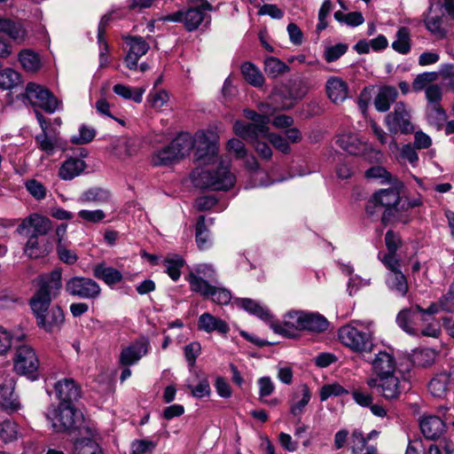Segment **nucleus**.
<instances>
[{"label":"nucleus","instance_id":"obj_1","mask_svg":"<svg viewBox=\"0 0 454 454\" xmlns=\"http://www.w3.org/2000/svg\"><path fill=\"white\" fill-rule=\"evenodd\" d=\"M34 282L37 290L30 300L37 325L48 333L57 332L65 321L63 310L59 306L51 307L52 299L62 288V273L57 269L38 276Z\"/></svg>","mask_w":454,"mask_h":454},{"label":"nucleus","instance_id":"obj_2","mask_svg":"<svg viewBox=\"0 0 454 454\" xmlns=\"http://www.w3.org/2000/svg\"><path fill=\"white\" fill-rule=\"evenodd\" d=\"M372 375L367 378L366 384L376 388L387 400L397 399L403 390V375L396 366L394 355L385 350L374 354L370 361Z\"/></svg>","mask_w":454,"mask_h":454},{"label":"nucleus","instance_id":"obj_3","mask_svg":"<svg viewBox=\"0 0 454 454\" xmlns=\"http://www.w3.org/2000/svg\"><path fill=\"white\" fill-rule=\"evenodd\" d=\"M169 145L179 160L188 156L192 149L195 148V160L201 165L215 162L218 153V145L209 141L204 131L197 132L195 137L189 133H181Z\"/></svg>","mask_w":454,"mask_h":454},{"label":"nucleus","instance_id":"obj_4","mask_svg":"<svg viewBox=\"0 0 454 454\" xmlns=\"http://www.w3.org/2000/svg\"><path fill=\"white\" fill-rule=\"evenodd\" d=\"M373 323L372 321H352L339 329L340 342L351 350L367 353L373 350Z\"/></svg>","mask_w":454,"mask_h":454},{"label":"nucleus","instance_id":"obj_5","mask_svg":"<svg viewBox=\"0 0 454 454\" xmlns=\"http://www.w3.org/2000/svg\"><path fill=\"white\" fill-rule=\"evenodd\" d=\"M230 163L221 161L214 171L197 168L192 174L195 186L215 191H225L233 187L236 177L230 171Z\"/></svg>","mask_w":454,"mask_h":454},{"label":"nucleus","instance_id":"obj_6","mask_svg":"<svg viewBox=\"0 0 454 454\" xmlns=\"http://www.w3.org/2000/svg\"><path fill=\"white\" fill-rule=\"evenodd\" d=\"M46 417L56 433H74L80 430L82 422V413L71 403H60L57 407L49 409Z\"/></svg>","mask_w":454,"mask_h":454},{"label":"nucleus","instance_id":"obj_7","mask_svg":"<svg viewBox=\"0 0 454 454\" xmlns=\"http://www.w3.org/2000/svg\"><path fill=\"white\" fill-rule=\"evenodd\" d=\"M373 196L374 201H378L380 207L384 209L381 214V222L384 224L392 222H400L402 223L410 222L409 215L400 211L401 197L396 187L380 189L374 192Z\"/></svg>","mask_w":454,"mask_h":454},{"label":"nucleus","instance_id":"obj_8","mask_svg":"<svg viewBox=\"0 0 454 454\" xmlns=\"http://www.w3.org/2000/svg\"><path fill=\"white\" fill-rule=\"evenodd\" d=\"M204 11H213V6L207 0H202L200 7H192L187 10H180L168 14L162 18L164 21L182 22L188 31L197 29L202 22L208 24L210 16Z\"/></svg>","mask_w":454,"mask_h":454},{"label":"nucleus","instance_id":"obj_9","mask_svg":"<svg viewBox=\"0 0 454 454\" xmlns=\"http://www.w3.org/2000/svg\"><path fill=\"white\" fill-rule=\"evenodd\" d=\"M244 116L251 121L252 123H245L241 121H236L233 125L234 133L239 137H255L256 134L262 135L268 131L270 118L250 109L244 110Z\"/></svg>","mask_w":454,"mask_h":454},{"label":"nucleus","instance_id":"obj_10","mask_svg":"<svg viewBox=\"0 0 454 454\" xmlns=\"http://www.w3.org/2000/svg\"><path fill=\"white\" fill-rule=\"evenodd\" d=\"M188 281L192 291L199 293L204 297L211 298V301L217 304L226 305L231 300V294L228 289L212 286L194 273L189 274Z\"/></svg>","mask_w":454,"mask_h":454},{"label":"nucleus","instance_id":"obj_11","mask_svg":"<svg viewBox=\"0 0 454 454\" xmlns=\"http://www.w3.org/2000/svg\"><path fill=\"white\" fill-rule=\"evenodd\" d=\"M66 292L74 297L83 300H95L101 294L100 286L92 278L73 277L66 282Z\"/></svg>","mask_w":454,"mask_h":454},{"label":"nucleus","instance_id":"obj_12","mask_svg":"<svg viewBox=\"0 0 454 454\" xmlns=\"http://www.w3.org/2000/svg\"><path fill=\"white\" fill-rule=\"evenodd\" d=\"M385 123L389 132L393 135L399 132L409 134L414 130L411 121L410 112L403 102H397L395 104L394 111L386 115Z\"/></svg>","mask_w":454,"mask_h":454},{"label":"nucleus","instance_id":"obj_13","mask_svg":"<svg viewBox=\"0 0 454 454\" xmlns=\"http://www.w3.org/2000/svg\"><path fill=\"white\" fill-rule=\"evenodd\" d=\"M26 94L34 106L43 109L46 113H54L59 105L57 98L46 88L35 82H28Z\"/></svg>","mask_w":454,"mask_h":454},{"label":"nucleus","instance_id":"obj_14","mask_svg":"<svg viewBox=\"0 0 454 454\" xmlns=\"http://www.w3.org/2000/svg\"><path fill=\"white\" fill-rule=\"evenodd\" d=\"M305 311L294 310L284 316L283 322L270 321V328L274 333L286 336L294 337L295 332L304 331Z\"/></svg>","mask_w":454,"mask_h":454},{"label":"nucleus","instance_id":"obj_15","mask_svg":"<svg viewBox=\"0 0 454 454\" xmlns=\"http://www.w3.org/2000/svg\"><path fill=\"white\" fill-rule=\"evenodd\" d=\"M449 408L447 406H440L438 412L440 416H425L420 419V430L423 435L429 440H436L440 438L446 431L445 421L449 420V417L445 415Z\"/></svg>","mask_w":454,"mask_h":454},{"label":"nucleus","instance_id":"obj_16","mask_svg":"<svg viewBox=\"0 0 454 454\" xmlns=\"http://www.w3.org/2000/svg\"><path fill=\"white\" fill-rule=\"evenodd\" d=\"M0 406L5 411H14L20 403L14 394V378L11 372L0 368Z\"/></svg>","mask_w":454,"mask_h":454},{"label":"nucleus","instance_id":"obj_17","mask_svg":"<svg viewBox=\"0 0 454 454\" xmlns=\"http://www.w3.org/2000/svg\"><path fill=\"white\" fill-rule=\"evenodd\" d=\"M13 366L15 371L22 375L35 372L39 366V360L34 348L27 345L20 346L16 351Z\"/></svg>","mask_w":454,"mask_h":454},{"label":"nucleus","instance_id":"obj_18","mask_svg":"<svg viewBox=\"0 0 454 454\" xmlns=\"http://www.w3.org/2000/svg\"><path fill=\"white\" fill-rule=\"evenodd\" d=\"M149 340L142 338L122 348L119 356V363L123 366H130L137 364L148 353Z\"/></svg>","mask_w":454,"mask_h":454},{"label":"nucleus","instance_id":"obj_19","mask_svg":"<svg viewBox=\"0 0 454 454\" xmlns=\"http://www.w3.org/2000/svg\"><path fill=\"white\" fill-rule=\"evenodd\" d=\"M51 228V222L49 218L38 214H32L21 222L18 231L22 233L26 230L32 229L29 236L46 237Z\"/></svg>","mask_w":454,"mask_h":454},{"label":"nucleus","instance_id":"obj_20","mask_svg":"<svg viewBox=\"0 0 454 454\" xmlns=\"http://www.w3.org/2000/svg\"><path fill=\"white\" fill-rule=\"evenodd\" d=\"M124 40L129 47L125 64L128 68L136 69L139 59L146 54L150 46L141 36H126Z\"/></svg>","mask_w":454,"mask_h":454},{"label":"nucleus","instance_id":"obj_21","mask_svg":"<svg viewBox=\"0 0 454 454\" xmlns=\"http://www.w3.org/2000/svg\"><path fill=\"white\" fill-rule=\"evenodd\" d=\"M454 384V370H443L437 372L428 383V391L438 398L446 396L450 387Z\"/></svg>","mask_w":454,"mask_h":454},{"label":"nucleus","instance_id":"obj_22","mask_svg":"<svg viewBox=\"0 0 454 454\" xmlns=\"http://www.w3.org/2000/svg\"><path fill=\"white\" fill-rule=\"evenodd\" d=\"M52 242L46 237L29 236L24 247L25 254L33 259L47 256L52 250Z\"/></svg>","mask_w":454,"mask_h":454},{"label":"nucleus","instance_id":"obj_23","mask_svg":"<svg viewBox=\"0 0 454 454\" xmlns=\"http://www.w3.org/2000/svg\"><path fill=\"white\" fill-rule=\"evenodd\" d=\"M325 90L330 100L334 104L342 103L348 94L347 82L340 77L331 76L325 83Z\"/></svg>","mask_w":454,"mask_h":454},{"label":"nucleus","instance_id":"obj_24","mask_svg":"<svg viewBox=\"0 0 454 454\" xmlns=\"http://www.w3.org/2000/svg\"><path fill=\"white\" fill-rule=\"evenodd\" d=\"M198 328L206 333L217 332L221 334H227L230 331V327L224 320L207 312L199 317Z\"/></svg>","mask_w":454,"mask_h":454},{"label":"nucleus","instance_id":"obj_25","mask_svg":"<svg viewBox=\"0 0 454 454\" xmlns=\"http://www.w3.org/2000/svg\"><path fill=\"white\" fill-rule=\"evenodd\" d=\"M337 144L344 151L354 155H362L368 150L367 143L362 141L356 134H343L337 139Z\"/></svg>","mask_w":454,"mask_h":454},{"label":"nucleus","instance_id":"obj_26","mask_svg":"<svg viewBox=\"0 0 454 454\" xmlns=\"http://www.w3.org/2000/svg\"><path fill=\"white\" fill-rule=\"evenodd\" d=\"M55 391L60 403H71L80 397V389L71 379L59 380L55 384Z\"/></svg>","mask_w":454,"mask_h":454},{"label":"nucleus","instance_id":"obj_27","mask_svg":"<svg viewBox=\"0 0 454 454\" xmlns=\"http://www.w3.org/2000/svg\"><path fill=\"white\" fill-rule=\"evenodd\" d=\"M86 163L79 158L70 157L60 166L59 176L62 180H72L80 176L85 169Z\"/></svg>","mask_w":454,"mask_h":454},{"label":"nucleus","instance_id":"obj_28","mask_svg":"<svg viewBox=\"0 0 454 454\" xmlns=\"http://www.w3.org/2000/svg\"><path fill=\"white\" fill-rule=\"evenodd\" d=\"M93 276L108 286H114L122 280L121 272L107 266L105 262L98 263L93 267Z\"/></svg>","mask_w":454,"mask_h":454},{"label":"nucleus","instance_id":"obj_29","mask_svg":"<svg viewBox=\"0 0 454 454\" xmlns=\"http://www.w3.org/2000/svg\"><path fill=\"white\" fill-rule=\"evenodd\" d=\"M398 91L394 86H384L380 88L374 98V106L377 111L384 113L389 110L390 106L395 101Z\"/></svg>","mask_w":454,"mask_h":454},{"label":"nucleus","instance_id":"obj_30","mask_svg":"<svg viewBox=\"0 0 454 454\" xmlns=\"http://www.w3.org/2000/svg\"><path fill=\"white\" fill-rule=\"evenodd\" d=\"M418 311L415 306L410 309L401 310L396 317V323L400 328L411 335H419V331L414 326V322L418 318Z\"/></svg>","mask_w":454,"mask_h":454},{"label":"nucleus","instance_id":"obj_31","mask_svg":"<svg viewBox=\"0 0 454 454\" xmlns=\"http://www.w3.org/2000/svg\"><path fill=\"white\" fill-rule=\"evenodd\" d=\"M82 203L104 205L111 200V192L102 187H91L83 192L79 199Z\"/></svg>","mask_w":454,"mask_h":454},{"label":"nucleus","instance_id":"obj_32","mask_svg":"<svg viewBox=\"0 0 454 454\" xmlns=\"http://www.w3.org/2000/svg\"><path fill=\"white\" fill-rule=\"evenodd\" d=\"M239 304L246 311L256 316L257 317L267 322L270 325V321L273 320V317L270 310L266 307H263L257 301L248 298L240 299L239 301Z\"/></svg>","mask_w":454,"mask_h":454},{"label":"nucleus","instance_id":"obj_33","mask_svg":"<svg viewBox=\"0 0 454 454\" xmlns=\"http://www.w3.org/2000/svg\"><path fill=\"white\" fill-rule=\"evenodd\" d=\"M0 33L8 35L18 43L23 42L26 37V31L21 24L9 19H0Z\"/></svg>","mask_w":454,"mask_h":454},{"label":"nucleus","instance_id":"obj_34","mask_svg":"<svg viewBox=\"0 0 454 454\" xmlns=\"http://www.w3.org/2000/svg\"><path fill=\"white\" fill-rule=\"evenodd\" d=\"M392 48L395 51L403 55H406L411 51V33L408 27H401L398 28L395 39L392 43Z\"/></svg>","mask_w":454,"mask_h":454},{"label":"nucleus","instance_id":"obj_35","mask_svg":"<svg viewBox=\"0 0 454 454\" xmlns=\"http://www.w3.org/2000/svg\"><path fill=\"white\" fill-rule=\"evenodd\" d=\"M436 356L437 353L433 348H417L412 351L411 361L417 366L427 367L434 363Z\"/></svg>","mask_w":454,"mask_h":454},{"label":"nucleus","instance_id":"obj_36","mask_svg":"<svg viewBox=\"0 0 454 454\" xmlns=\"http://www.w3.org/2000/svg\"><path fill=\"white\" fill-rule=\"evenodd\" d=\"M327 319L318 313L306 312L304 319V331L322 333L328 328Z\"/></svg>","mask_w":454,"mask_h":454},{"label":"nucleus","instance_id":"obj_37","mask_svg":"<svg viewBox=\"0 0 454 454\" xmlns=\"http://www.w3.org/2000/svg\"><path fill=\"white\" fill-rule=\"evenodd\" d=\"M386 283L388 288L398 295L404 296L408 292V283L402 271L387 273Z\"/></svg>","mask_w":454,"mask_h":454},{"label":"nucleus","instance_id":"obj_38","mask_svg":"<svg viewBox=\"0 0 454 454\" xmlns=\"http://www.w3.org/2000/svg\"><path fill=\"white\" fill-rule=\"evenodd\" d=\"M113 91L124 99H132L136 103H141L145 89L143 87L132 89L130 86L118 83L113 87Z\"/></svg>","mask_w":454,"mask_h":454},{"label":"nucleus","instance_id":"obj_39","mask_svg":"<svg viewBox=\"0 0 454 454\" xmlns=\"http://www.w3.org/2000/svg\"><path fill=\"white\" fill-rule=\"evenodd\" d=\"M242 138L247 140L249 143L253 145L254 150L256 151L260 157L265 160H269L271 158L272 150L269 146V145L265 141H263L264 138H266L269 141V130L262 135L256 134L255 137Z\"/></svg>","mask_w":454,"mask_h":454},{"label":"nucleus","instance_id":"obj_40","mask_svg":"<svg viewBox=\"0 0 454 454\" xmlns=\"http://www.w3.org/2000/svg\"><path fill=\"white\" fill-rule=\"evenodd\" d=\"M19 60L27 72L35 73L41 67V60L35 52L31 50H23L19 54Z\"/></svg>","mask_w":454,"mask_h":454},{"label":"nucleus","instance_id":"obj_41","mask_svg":"<svg viewBox=\"0 0 454 454\" xmlns=\"http://www.w3.org/2000/svg\"><path fill=\"white\" fill-rule=\"evenodd\" d=\"M241 73L245 80L253 86L260 87L264 83L262 74L250 62H246L241 66Z\"/></svg>","mask_w":454,"mask_h":454},{"label":"nucleus","instance_id":"obj_42","mask_svg":"<svg viewBox=\"0 0 454 454\" xmlns=\"http://www.w3.org/2000/svg\"><path fill=\"white\" fill-rule=\"evenodd\" d=\"M195 239L198 247L200 250L206 249L210 245L209 232L206 227V218L204 215L199 216L195 228Z\"/></svg>","mask_w":454,"mask_h":454},{"label":"nucleus","instance_id":"obj_43","mask_svg":"<svg viewBox=\"0 0 454 454\" xmlns=\"http://www.w3.org/2000/svg\"><path fill=\"white\" fill-rule=\"evenodd\" d=\"M425 25L427 30L436 38L445 37L446 30L443 27L442 15H427L425 18Z\"/></svg>","mask_w":454,"mask_h":454},{"label":"nucleus","instance_id":"obj_44","mask_svg":"<svg viewBox=\"0 0 454 454\" xmlns=\"http://www.w3.org/2000/svg\"><path fill=\"white\" fill-rule=\"evenodd\" d=\"M35 143L38 148L47 155H52L58 146L59 140L56 136H49L46 131H42L35 137Z\"/></svg>","mask_w":454,"mask_h":454},{"label":"nucleus","instance_id":"obj_45","mask_svg":"<svg viewBox=\"0 0 454 454\" xmlns=\"http://www.w3.org/2000/svg\"><path fill=\"white\" fill-rule=\"evenodd\" d=\"M427 116L428 122L441 129L447 120V114L441 105H432L427 106Z\"/></svg>","mask_w":454,"mask_h":454},{"label":"nucleus","instance_id":"obj_46","mask_svg":"<svg viewBox=\"0 0 454 454\" xmlns=\"http://www.w3.org/2000/svg\"><path fill=\"white\" fill-rule=\"evenodd\" d=\"M179 159L171 145H168L161 150L158 151L153 156L152 162L154 166H167L170 165Z\"/></svg>","mask_w":454,"mask_h":454},{"label":"nucleus","instance_id":"obj_47","mask_svg":"<svg viewBox=\"0 0 454 454\" xmlns=\"http://www.w3.org/2000/svg\"><path fill=\"white\" fill-rule=\"evenodd\" d=\"M74 454H103L98 444L90 438L78 439L74 443Z\"/></svg>","mask_w":454,"mask_h":454},{"label":"nucleus","instance_id":"obj_48","mask_svg":"<svg viewBox=\"0 0 454 454\" xmlns=\"http://www.w3.org/2000/svg\"><path fill=\"white\" fill-rule=\"evenodd\" d=\"M287 70V65L275 57H269L264 61V71L272 78L286 73Z\"/></svg>","mask_w":454,"mask_h":454},{"label":"nucleus","instance_id":"obj_49","mask_svg":"<svg viewBox=\"0 0 454 454\" xmlns=\"http://www.w3.org/2000/svg\"><path fill=\"white\" fill-rule=\"evenodd\" d=\"M20 81V74L12 68H5L0 72V88L3 90L14 88L19 84Z\"/></svg>","mask_w":454,"mask_h":454},{"label":"nucleus","instance_id":"obj_50","mask_svg":"<svg viewBox=\"0 0 454 454\" xmlns=\"http://www.w3.org/2000/svg\"><path fill=\"white\" fill-rule=\"evenodd\" d=\"M166 272L174 280L176 281L180 278V270L184 264V261L177 255L168 257L163 261Z\"/></svg>","mask_w":454,"mask_h":454},{"label":"nucleus","instance_id":"obj_51","mask_svg":"<svg viewBox=\"0 0 454 454\" xmlns=\"http://www.w3.org/2000/svg\"><path fill=\"white\" fill-rule=\"evenodd\" d=\"M438 76V73L436 72H425L418 74L412 82V90L414 91L426 90V88L435 82Z\"/></svg>","mask_w":454,"mask_h":454},{"label":"nucleus","instance_id":"obj_52","mask_svg":"<svg viewBox=\"0 0 454 454\" xmlns=\"http://www.w3.org/2000/svg\"><path fill=\"white\" fill-rule=\"evenodd\" d=\"M334 19L350 27H357L364 21V16L360 12L343 13L340 11H337L334 13Z\"/></svg>","mask_w":454,"mask_h":454},{"label":"nucleus","instance_id":"obj_53","mask_svg":"<svg viewBox=\"0 0 454 454\" xmlns=\"http://www.w3.org/2000/svg\"><path fill=\"white\" fill-rule=\"evenodd\" d=\"M18 436V425L12 420H4L0 426V437L5 442L16 439Z\"/></svg>","mask_w":454,"mask_h":454},{"label":"nucleus","instance_id":"obj_54","mask_svg":"<svg viewBox=\"0 0 454 454\" xmlns=\"http://www.w3.org/2000/svg\"><path fill=\"white\" fill-rule=\"evenodd\" d=\"M310 398L311 395L309 388L306 386H303L301 389V398L296 403L291 404L290 412L294 417H300L302 414L304 408L309 403Z\"/></svg>","mask_w":454,"mask_h":454},{"label":"nucleus","instance_id":"obj_55","mask_svg":"<svg viewBox=\"0 0 454 454\" xmlns=\"http://www.w3.org/2000/svg\"><path fill=\"white\" fill-rule=\"evenodd\" d=\"M378 257L388 270V273H393L395 271H402L400 259L397 257L396 254H384L380 252Z\"/></svg>","mask_w":454,"mask_h":454},{"label":"nucleus","instance_id":"obj_56","mask_svg":"<svg viewBox=\"0 0 454 454\" xmlns=\"http://www.w3.org/2000/svg\"><path fill=\"white\" fill-rule=\"evenodd\" d=\"M96 136V130L89 126L82 125L79 129V136H74L71 142L74 145H83L90 143Z\"/></svg>","mask_w":454,"mask_h":454},{"label":"nucleus","instance_id":"obj_57","mask_svg":"<svg viewBox=\"0 0 454 454\" xmlns=\"http://www.w3.org/2000/svg\"><path fill=\"white\" fill-rule=\"evenodd\" d=\"M348 393L342 386L338 383L324 385L320 389V400L326 401L331 396H340Z\"/></svg>","mask_w":454,"mask_h":454},{"label":"nucleus","instance_id":"obj_58","mask_svg":"<svg viewBox=\"0 0 454 454\" xmlns=\"http://www.w3.org/2000/svg\"><path fill=\"white\" fill-rule=\"evenodd\" d=\"M26 188L37 200H43L46 197L47 190L45 186L35 179L27 180L26 182Z\"/></svg>","mask_w":454,"mask_h":454},{"label":"nucleus","instance_id":"obj_59","mask_svg":"<svg viewBox=\"0 0 454 454\" xmlns=\"http://www.w3.org/2000/svg\"><path fill=\"white\" fill-rule=\"evenodd\" d=\"M426 98L427 100L428 105H441V101L442 98V89L438 84H431L426 88Z\"/></svg>","mask_w":454,"mask_h":454},{"label":"nucleus","instance_id":"obj_60","mask_svg":"<svg viewBox=\"0 0 454 454\" xmlns=\"http://www.w3.org/2000/svg\"><path fill=\"white\" fill-rule=\"evenodd\" d=\"M148 98L151 106L155 109H160L169 99V96L165 90L152 91Z\"/></svg>","mask_w":454,"mask_h":454},{"label":"nucleus","instance_id":"obj_61","mask_svg":"<svg viewBox=\"0 0 454 454\" xmlns=\"http://www.w3.org/2000/svg\"><path fill=\"white\" fill-rule=\"evenodd\" d=\"M347 50V44L337 43L333 46L327 47L324 52V56L327 62H333L345 54Z\"/></svg>","mask_w":454,"mask_h":454},{"label":"nucleus","instance_id":"obj_62","mask_svg":"<svg viewBox=\"0 0 454 454\" xmlns=\"http://www.w3.org/2000/svg\"><path fill=\"white\" fill-rule=\"evenodd\" d=\"M78 216L87 222L91 223H98L102 222L105 217L106 214L101 209H96V210H86L82 209L78 212Z\"/></svg>","mask_w":454,"mask_h":454},{"label":"nucleus","instance_id":"obj_63","mask_svg":"<svg viewBox=\"0 0 454 454\" xmlns=\"http://www.w3.org/2000/svg\"><path fill=\"white\" fill-rule=\"evenodd\" d=\"M57 254L61 262L72 265L78 260L77 254L69 250L65 244L57 245Z\"/></svg>","mask_w":454,"mask_h":454},{"label":"nucleus","instance_id":"obj_64","mask_svg":"<svg viewBox=\"0 0 454 454\" xmlns=\"http://www.w3.org/2000/svg\"><path fill=\"white\" fill-rule=\"evenodd\" d=\"M155 448V443L148 440H137L131 444L132 454H145Z\"/></svg>","mask_w":454,"mask_h":454}]
</instances>
